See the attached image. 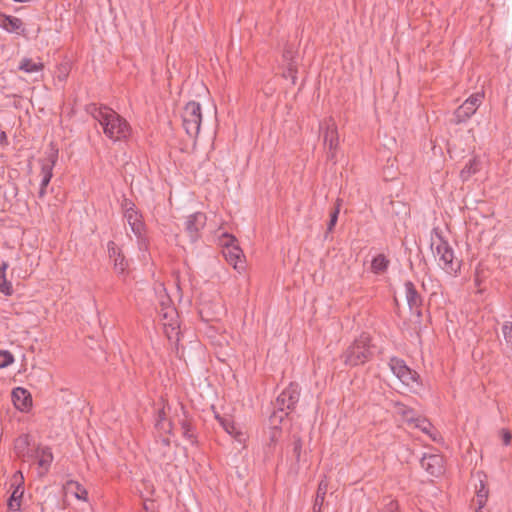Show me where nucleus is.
Returning <instances> with one entry per match:
<instances>
[{"label":"nucleus","instance_id":"obj_1","mask_svg":"<svg viewBox=\"0 0 512 512\" xmlns=\"http://www.w3.org/2000/svg\"><path fill=\"white\" fill-rule=\"evenodd\" d=\"M85 111L91 115L103 128L104 134L113 141L127 139L131 133V126L125 118L106 105L98 106L95 103L86 105Z\"/></svg>","mask_w":512,"mask_h":512},{"label":"nucleus","instance_id":"obj_2","mask_svg":"<svg viewBox=\"0 0 512 512\" xmlns=\"http://www.w3.org/2000/svg\"><path fill=\"white\" fill-rule=\"evenodd\" d=\"M372 357L373 352L371 350L370 337L365 333L355 339L340 356L343 363L350 367L363 365L371 360Z\"/></svg>","mask_w":512,"mask_h":512},{"label":"nucleus","instance_id":"obj_3","mask_svg":"<svg viewBox=\"0 0 512 512\" xmlns=\"http://www.w3.org/2000/svg\"><path fill=\"white\" fill-rule=\"evenodd\" d=\"M183 127L191 138H197L202 123V109L200 103L189 101L182 112Z\"/></svg>","mask_w":512,"mask_h":512},{"label":"nucleus","instance_id":"obj_4","mask_svg":"<svg viewBox=\"0 0 512 512\" xmlns=\"http://www.w3.org/2000/svg\"><path fill=\"white\" fill-rule=\"evenodd\" d=\"M58 148L53 143L50 144V149L45 152L46 156L39 159L41 164V183L38 191V198L43 199L47 193V187L53 177V169L58 161Z\"/></svg>","mask_w":512,"mask_h":512},{"label":"nucleus","instance_id":"obj_5","mask_svg":"<svg viewBox=\"0 0 512 512\" xmlns=\"http://www.w3.org/2000/svg\"><path fill=\"white\" fill-rule=\"evenodd\" d=\"M388 366L402 384L408 387L421 384L418 372L410 368L403 359L393 356L389 359Z\"/></svg>","mask_w":512,"mask_h":512},{"label":"nucleus","instance_id":"obj_6","mask_svg":"<svg viewBox=\"0 0 512 512\" xmlns=\"http://www.w3.org/2000/svg\"><path fill=\"white\" fill-rule=\"evenodd\" d=\"M440 243L436 246V254L439 256V265L450 275H457L461 269V261L455 260L454 251L449 243L438 235Z\"/></svg>","mask_w":512,"mask_h":512},{"label":"nucleus","instance_id":"obj_7","mask_svg":"<svg viewBox=\"0 0 512 512\" xmlns=\"http://www.w3.org/2000/svg\"><path fill=\"white\" fill-rule=\"evenodd\" d=\"M221 245L223 247V255L226 260L234 266L235 269L238 268V262H240L241 257L243 255V251L238 244L237 238L229 233H223L221 238Z\"/></svg>","mask_w":512,"mask_h":512},{"label":"nucleus","instance_id":"obj_8","mask_svg":"<svg viewBox=\"0 0 512 512\" xmlns=\"http://www.w3.org/2000/svg\"><path fill=\"white\" fill-rule=\"evenodd\" d=\"M300 398V386L296 382H291L277 397L275 408L284 411H293Z\"/></svg>","mask_w":512,"mask_h":512},{"label":"nucleus","instance_id":"obj_9","mask_svg":"<svg viewBox=\"0 0 512 512\" xmlns=\"http://www.w3.org/2000/svg\"><path fill=\"white\" fill-rule=\"evenodd\" d=\"M207 221L206 214L203 212H195L186 218L184 223V231L191 243H195L201 237V230L205 227Z\"/></svg>","mask_w":512,"mask_h":512},{"label":"nucleus","instance_id":"obj_10","mask_svg":"<svg viewBox=\"0 0 512 512\" xmlns=\"http://www.w3.org/2000/svg\"><path fill=\"white\" fill-rule=\"evenodd\" d=\"M180 409L183 416V418L179 420V425L182 430V436L187 441H189L191 445L198 447L199 440L195 420L189 414V412L187 411L186 407L183 404L180 405Z\"/></svg>","mask_w":512,"mask_h":512},{"label":"nucleus","instance_id":"obj_11","mask_svg":"<svg viewBox=\"0 0 512 512\" xmlns=\"http://www.w3.org/2000/svg\"><path fill=\"white\" fill-rule=\"evenodd\" d=\"M421 467L431 476H441L444 469V458L439 454H424L420 459Z\"/></svg>","mask_w":512,"mask_h":512},{"label":"nucleus","instance_id":"obj_12","mask_svg":"<svg viewBox=\"0 0 512 512\" xmlns=\"http://www.w3.org/2000/svg\"><path fill=\"white\" fill-rule=\"evenodd\" d=\"M13 450L16 457L23 461L26 459L32 460L36 455L34 453L35 449L31 448V435L28 433L21 434L14 440Z\"/></svg>","mask_w":512,"mask_h":512},{"label":"nucleus","instance_id":"obj_13","mask_svg":"<svg viewBox=\"0 0 512 512\" xmlns=\"http://www.w3.org/2000/svg\"><path fill=\"white\" fill-rule=\"evenodd\" d=\"M406 300L411 311H415V314L420 318L422 317L421 307L423 305V298L420 293L417 291L414 283L410 280H407L404 283Z\"/></svg>","mask_w":512,"mask_h":512},{"label":"nucleus","instance_id":"obj_14","mask_svg":"<svg viewBox=\"0 0 512 512\" xmlns=\"http://www.w3.org/2000/svg\"><path fill=\"white\" fill-rule=\"evenodd\" d=\"M11 398L15 408L21 412H28L32 407L31 393L23 387L14 388Z\"/></svg>","mask_w":512,"mask_h":512},{"label":"nucleus","instance_id":"obj_15","mask_svg":"<svg viewBox=\"0 0 512 512\" xmlns=\"http://www.w3.org/2000/svg\"><path fill=\"white\" fill-rule=\"evenodd\" d=\"M0 27L8 33L25 36L26 29L24 22L16 16L0 12Z\"/></svg>","mask_w":512,"mask_h":512},{"label":"nucleus","instance_id":"obj_16","mask_svg":"<svg viewBox=\"0 0 512 512\" xmlns=\"http://www.w3.org/2000/svg\"><path fill=\"white\" fill-rule=\"evenodd\" d=\"M107 250L109 258L114 262V269L116 272L118 274H124L128 267V261L126 260L121 249L116 245L114 241H109L107 243Z\"/></svg>","mask_w":512,"mask_h":512},{"label":"nucleus","instance_id":"obj_17","mask_svg":"<svg viewBox=\"0 0 512 512\" xmlns=\"http://www.w3.org/2000/svg\"><path fill=\"white\" fill-rule=\"evenodd\" d=\"M292 456L294 458V463L292 464V468L295 471H298L301 467L302 463H306V452L303 453V441L299 435L294 434L292 436Z\"/></svg>","mask_w":512,"mask_h":512},{"label":"nucleus","instance_id":"obj_18","mask_svg":"<svg viewBox=\"0 0 512 512\" xmlns=\"http://www.w3.org/2000/svg\"><path fill=\"white\" fill-rule=\"evenodd\" d=\"M124 218L128 222L135 236H139L141 234V231H145L146 226L143 221L142 214L139 212L138 209L133 212L124 213Z\"/></svg>","mask_w":512,"mask_h":512},{"label":"nucleus","instance_id":"obj_19","mask_svg":"<svg viewBox=\"0 0 512 512\" xmlns=\"http://www.w3.org/2000/svg\"><path fill=\"white\" fill-rule=\"evenodd\" d=\"M36 454L34 459H37V463L40 468L44 469L47 472L50 468V465L53 461V454L49 447H37L34 450Z\"/></svg>","mask_w":512,"mask_h":512},{"label":"nucleus","instance_id":"obj_20","mask_svg":"<svg viewBox=\"0 0 512 512\" xmlns=\"http://www.w3.org/2000/svg\"><path fill=\"white\" fill-rule=\"evenodd\" d=\"M473 114H475V111L472 110V106L463 103L454 111L451 122L456 125L465 123Z\"/></svg>","mask_w":512,"mask_h":512},{"label":"nucleus","instance_id":"obj_21","mask_svg":"<svg viewBox=\"0 0 512 512\" xmlns=\"http://www.w3.org/2000/svg\"><path fill=\"white\" fill-rule=\"evenodd\" d=\"M481 161L477 157L469 159L465 166L460 171V177L463 182L470 179L472 175H475L481 169Z\"/></svg>","mask_w":512,"mask_h":512},{"label":"nucleus","instance_id":"obj_22","mask_svg":"<svg viewBox=\"0 0 512 512\" xmlns=\"http://www.w3.org/2000/svg\"><path fill=\"white\" fill-rule=\"evenodd\" d=\"M501 330L504 338L503 353L507 358L512 360V322L505 321Z\"/></svg>","mask_w":512,"mask_h":512},{"label":"nucleus","instance_id":"obj_23","mask_svg":"<svg viewBox=\"0 0 512 512\" xmlns=\"http://www.w3.org/2000/svg\"><path fill=\"white\" fill-rule=\"evenodd\" d=\"M324 144L328 146L329 150H336L339 144L338 131L336 126L333 124L327 126L323 133Z\"/></svg>","mask_w":512,"mask_h":512},{"label":"nucleus","instance_id":"obj_24","mask_svg":"<svg viewBox=\"0 0 512 512\" xmlns=\"http://www.w3.org/2000/svg\"><path fill=\"white\" fill-rule=\"evenodd\" d=\"M63 489L66 492L71 491L78 500H82V501L88 500L87 490L77 481L68 480L64 484Z\"/></svg>","mask_w":512,"mask_h":512},{"label":"nucleus","instance_id":"obj_25","mask_svg":"<svg viewBox=\"0 0 512 512\" xmlns=\"http://www.w3.org/2000/svg\"><path fill=\"white\" fill-rule=\"evenodd\" d=\"M390 265V260L384 254H378L371 261V271L376 275L384 274Z\"/></svg>","mask_w":512,"mask_h":512},{"label":"nucleus","instance_id":"obj_26","mask_svg":"<svg viewBox=\"0 0 512 512\" xmlns=\"http://www.w3.org/2000/svg\"><path fill=\"white\" fill-rule=\"evenodd\" d=\"M24 494V488L21 484L17 485L10 495L7 505L9 510L18 512L21 506V499Z\"/></svg>","mask_w":512,"mask_h":512},{"label":"nucleus","instance_id":"obj_27","mask_svg":"<svg viewBox=\"0 0 512 512\" xmlns=\"http://www.w3.org/2000/svg\"><path fill=\"white\" fill-rule=\"evenodd\" d=\"M394 406L398 408V413L409 424H415L420 416H416L413 408L406 406L402 402H395Z\"/></svg>","mask_w":512,"mask_h":512},{"label":"nucleus","instance_id":"obj_28","mask_svg":"<svg viewBox=\"0 0 512 512\" xmlns=\"http://www.w3.org/2000/svg\"><path fill=\"white\" fill-rule=\"evenodd\" d=\"M328 483L325 480H321L318 484V488L316 491V497L314 501L313 510L315 512H320L323 506L325 496L327 494Z\"/></svg>","mask_w":512,"mask_h":512},{"label":"nucleus","instance_id":"obj_29","mask_svg":"<svg viewBox=\"0 0 512 512\" xmlns=\"http://www.w3.org/2000/svg\"><path fill=\"white\" fill-rule=\"evenodd\" d=\"M341 206H342V199L337 198L333 208L331 209V211L329 213V221L327 223L326 235L328 233L333 232V230L337 224V221H338Z\"/></svg>","mask_w":512,"mask_h":512},{"label":"nucleus","instance_id":"obj_30","mask_svg":"<svg viewBox=\"0 0 512 512\" xmlns=\"http://www.w3.org/2000/svg\"><path fill=\"white\" fill-rule=\"evenodd\" d=\"M283 58L287 62L288 74L294 82L297 74V63L294 60V52L292 49L286 48L283 52Z\"/></svg>","mask_w":512,"mask_h":512},{"label":"nucleus","instance_id":"obj_31","mask_svg":"<svg viewBox=\"0 0 512 512\" xmlns=\"http://www.w3.org/2000/svg\"><path fill=\"white\" fill-rule=\"evenodd\" d=\"M44 69V64L34 62L31 58H23L19 64V70L26 73L38 72Z\"/></svg>","mask_w":512,"mask_h":512},{"label":"nucleus","instance_id":"obj_32","mask_svg":"<svg viewBox=\"0 0 512 512\" xmlns=\"http://www.w3.org/2000/svg\"><path fill=\"white\" fill-rule=\"evenodd\" d=\"M216 419L218 420L219 424L221 425V427L229 434V435H236L237 434V429L235 427V423L232 419L231 416L229 415H226V416H220L218 414H216Z\"/></svg>","mask_w":512,"mask_h":512},{"label":"nucleus","instance_id":"obj_33","mask_svg":"<svg viewBox=\"0 0 512 512\" xmlns=\"http://www.w3.org/2000/svg\"><path fill=\"white\" fill-rule=\"evenodd\" d=\"M289 412L284 410H279V408H275V410L272 412V414L269 417V428H276L280 427V424L283 422V420L288 417Z\"/></svg>","mask_w":512,"mask_h":512},{"label":"nucleus","instance_id":"obj_34","mask_svg":"<svg viewBox=\"0 0 512 512\" xmlns=\"http://www.w3.org/2000/svg\"><path fill=\"white\" fill-rule=\"evenodd\" d=\"M489 490L484 481L480 480L479 487L476 486V504L486 505L488 499Z\"/></svg>","mask_w":512,"mask_h":512},{"label":"nucleus","instance_id":"obj_35","mask_svg":"<svg viewBox=\"0 0 512 512\" xmlns=\"http://www.w3.org/2000/svg\"><path fill=\"white\" fill-rule=\"evenodd\" d=\"M414 426L416 428L420 429L423 433L429 435L434 441H436V437L433 436L431 433V429L433 428V425L428 419H426L424 417H419V419L414 424Z\"/></svg>","mask_w":512,"mask_h":512},{"label":"nucleus","instance_id":"obj_36","mask_svg":"<svg viewBox=\"0 0 512 512\" xmlns=\"http://www.w3.org/2000/svg\"><path fill=\"white\" fill-rule=\"evenodd\" d=\"M166 407H169L168 403L164 404L163 407L157 411L155 419V429L164 428V421H170L167 418Z\"/></svg>","mask_w":512,"mask_h":512},{"label":"nucleus","instance_id":"obj_37","mask_svg":"<svg viewBox=\"0 0 512 512\" xmlns=\"http://www.w3.org/2000/svg\"><path fill=\"white\" fill-rule=\"evenodd\" d=\"M14 362L13 354L8 350H0V368H6Z\"/></svg>","mask_w":512,"mask_h":512},{"label":"nucleus","instance_id":"obj_38","mask_svg":"<svg viewBox=\"0 0 512 512\" xmlns=\"http://www.w3.org/2000/svg\"><path fill=\"white\" fill-rule=\"evenodd\" d=\"M384 501H387V502L380 509V512H400L399 511V503L397 500L387 497L384 499Z\"/></svg>","mask_w":512,"mask_h":512},{"label":"nucleus","instance_id":"obj_39","mask_svg":"<svg viewBox=\"0 0 512 512\" xmlns=\"http://www.w3.org/2000/svg\"><path fill=\"white\" fill-rule=\"evenodd\" d=\"M483 94L481 93H475L472 94L468 99L465 100V104H468L469 106H472V110L475 112L477 111L478 107L482 103Z\"/></svg>","mask_w":512,"mask_h":512},{"label":"nucleus","instance_id":"obj_40","mask_svg":"<svg viewBox=\"0 0 512 512\" xmlns=\"http://www.w3.org/2000/svg\"><path fill=\"white\" fill-rule=\"evenodd\" d=\"M282 434L281 427L269 428V446L275 445L280 439Z\"/></svg>","mask_w":512,"mask_h":512},{"label":"nucleus","instance_id":"obj_41","mask_svg":"<svg viewBox=\"0 0 512 512\" xmlns=\"http://www.w3.org/2000/svg\"><path fill=\"white\" fill-rule=\"evenodd\" d=\"M0 292L5 296H11L14 292L12 283L6 278L0 279Z\"/></svg>","mask_w":512,"mask_h":512},{"label":"nucleus","instance_id":"obj_42","mask_svg":"<svg viewBox=\"0 0 512 512\" xmlns=\"http://www.w3.org/2000/svg\"><path fill=\"white\" fill-rule=\"evenodd\" d=\"M121 208L123 210V214L137 210L135 203L126 197H124L121 202Z\"/></svg>","mask_w":512,"mask_h":512},{"label":"nucleus","instance_id":"obj_43","mask_svg":"<svg viewBox=\"0 0 512 512\" xmlns=\"http://www.w3.org/2000/svg\"><path fill=\"white\" fill-rule=\"evenodd\" d=\"M500 437L505 446H508L512 442V433L508 429H501L500 430Z\"/></svg>","mask_w":512,"mask_h":512},{"label":"nucleus","instance_id":"obj_44","mask_svg":"<svg viewBox=\"0 0 512 512\" xmlns=\"http://www.w3.org/2000/svg\"><path fill=\"white\" fill-rule=\"evenodd\" d=\"M138 239V245L140 250H148L149 241L148 238L145 235V231H141V234L139 236H136Z\"/></svg>","mask_w":512,"mask_h":512},{"label":"nucleus","instance_id":"obj_45","mask_svg":"<svg viewBox=\"0 0 512 512\" xmlns=\"http://www.w3.org/2000/svg\"><path fill=\"white\" fill-rule=\"evenodd\" d=\"M7 268H8V263L3 261L0 264V279L6 278V270H7Z\"/></svg>","mask_w":512,"mask_h":512},{"label":"nucleus","instance_id":"obj_46","mask_svg":"<svg viewBox=\"0 0 512 512\" xmlns=\"http://www.w3.org/2000/svg\"><path fill=\"white\" fill-rule=\"evenodd\" d=\"M0 144L3 146H7L9 144L7 135L2 130H0Z\"/></svg>","mask_w":512,"mask_h":512},{"label":"nucleus","instance_id":"obj_47","mask_svg":"<svg viewBox=\"0 0 512 512\" xmlns=\"http://www.w3.org/2000/svg\"><path fill=\"white\" fill-rule=\"evenodd\" d=\"M165 433L168 435H174V423L172 421H167V429Z\"/></svg>","mask_w":512,"mask_h":512},{"label":"nucleus","instance_id":"obj_48","mask_svg":"<svg viewBox=\"0 0 512 512\" xmlns=\"http://www.w3.org/2000/svg\"><path fill=\"white\" fill-rule=\"evenodd\" d=\"M160 442L165 447H170L171 445V440L169 437H161Z\"/></svg>","mask_w":512,"mask_h":512},{"label":"nucleus","instance_id":"obj_49","mask_svg":"<svg viewBox=\"0 0 512 512\" xmlns=\"http://www.w3.org/2000/svg\"><path fill=\"white\" fill-rule=\"evenodd\" d=\"M335 159V150H328L327 152V160L333 161Z\"/></svg>","mask_w":512,"mask_h":512},{"label":"nucleus","instance_id":"obj_50","mask_svg":"<svg viewBox=\"0 0 512 512\" xmlns=\"http://www.w3.org/2000/svg\"><path fill=\"white\" fill-rule=\"evenodd\" d=\"M485 505H477V509L475 512H489L484 509Z\"/></svg>","mask_w":512,"mask_h":512},{"label":"nucleus","instance_id":"obj_51","mask_svg":"<svg viewBox=\"0 0 512 512\" xmlns=\"http://www.w3.org/2000/svg\"><path fill=\"white\" fill-rule=\"evenodd\" d=\"M166 429H167V421H164V428H162V429H156V430H157L158 432H160V433H162V432H163V433H165V430H166Z\"/></svg>","mask_w":512,"mask_h":512}]
</instances>
